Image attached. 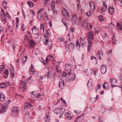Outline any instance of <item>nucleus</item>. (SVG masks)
<instances>
[{
  "instance_id": "nucleus-20",
  "label": "nucleus",
  "mask_w": 122,
  "mask_h": 122,
  "mask_svg": "<svg viewBox=\"0 0 122 122\" xmlns=\"http://www.w3.org/2000/svg\"><path fill=\"white\" fill-rule=\"evenodd\" d=\"M5 99V96L3 93L1 92L0 93V100L1 101H4Z\"/></svg>"
},
{
  "instance_id": "nucleus-24",
  "label": "nucleus",
  "mask_w": 122,
  "mask_h": 122,
  "mask_svg": "<svg viewBox=\"0 0 122 122\" xmlns=\"http://www.w3.org/2000/svg\"><path fill=\"white\" fill-rule=\"evenodd\" d=\"M65 115L66 118H67L69 120H71L72 118V117L71 116L69 113L68 112H66Z\"/></svg>"
},
{
  "instance_id": "nucleus-31",
  "label": "nucleus",
  "mask_w": 122,
  "mask_h": 122,
  "mask_svg": "<svg viewBox=\"0 0 122 122\" xmlns=\"http://www.w3.org/2000/svg\"><path fill=\"white\" fill-rule=\"evenodd\" d=\"M61 109L60 108H57L54 110L53 112L56 114H58L60 113V110Z\"/></svg>"
},
{
  "instance_id": "nucleus-60",
  "label": "nucleus",
  "mask_w": 122,
  "mask_h": 122,
  "mask_svg": "<svg viewBox=\"0 0 122 122\" xmlns=\"http://www.w3.org/2000/svg\"><path fill=\"white\" fill-rule=\"evenodd\" d=\"M10 75L12 77V78H13L15 76L14 72L12 73V72H10Z\"/></svg>"
},
{
  "instance_id": "nucleus-32",
  "label": "nucleus",
  "mask_w": 122,
  "mask_h": 122,
  "mask_svg": "<svg viewBox=\"0 0 122 122\" xmlns=\"http://www.w3.org/2000/svg\"><path fill=\"white\" fill-rule=\"evenodd\" d=\"M80 41L82 46H83L85 45V42L84 41L83 39L81 37L80 38Z\"/></svg>"
},
{
  "instance_id": "nucleus-57",
  "label": "nucleus",
  "mask_w": 122,
  "mask_h": 122,
  "mask_svg": "<svg viewBox=\"0 0 122 122\" xmlns=\"http://www.w3.org/2000/svg\"><path fill=\"white\" fill-rule=\"evenodd\" d=\"M74 112L77 114L78 115L81 112V111H79L75 110Z\"/></svg>"
},
{
  "instance_id": "nucleus-17",
  "label": "nucleus",
  "mask_w": 122,
  "mask_h": 122,
  "mask_svg": "<svg viewBox=\"0 0 122 122\" xmlns=\"http://www.w3.org/2000/svg\"><path fill=\"white\" fill-rule=\"evenodd\" d=\"M35 72L34 67L33 65L32 64L31 67L29 68V73L31 74H33Z\"/></svg>"
},
{
  "instance_id": "nucleus-36",
  "label": "nucleus",
  "mask_w": 122,
  "mask_h": 122,
  "mask_svg": "<svg viewBox=\"0 0 122 122\" xmlns=\"http://www.w3.org/2000/svg\"><path fill=\"white\" fill-rule=\"evenodd\" d=\"M112 39L113 42V45L115 44L116 43V40L115 38L114 35H113L112 36Z\"/></svg>"
},
{
  "instance_id": "nucleus-43",
  "label": "nucleus",
  "mask_w": 122,
  "mask_h": 122,
  "mask_svg": "<svg viewBox=\"0 0 122 122\" xmlns=\"http://www.w3.org/2000/svg\"><path fill=\"white\" fill-rule=\"evenodd\" d=\"M32 78V76H30L28 78V79L27 80V82H28L29 81L30 83V82H32V81H33V79H32L31 78Z\"/></svg>"
},
{
  "instance_id": "nucleus-61",
  "label": "nucleus",
  "mask_w": 122,
  "mask_h": 122,
  "mask_svg": "<svg viewBox=\"0 0 122 122\" xmlns=\"http://www.w3.org/2000/svg\"><path fill=\"white\" fill-rule=\"evenodd\" d=\"M44 10V8H41L38 11V14L40 13L41 11H43Z\"/></svg>"
},
{
  "instance_id": "nucleus-54",
  "label": "nucleus",
  "mask_w": 122,
  "mask_h": 122,
  "mask_svg": "<svg viewBox=\"0 0 122 122\" xmlns=\"http://www.w3.org/2000/svg\"><path fill=\"white\" fill-rule=\"evenodd\" d=\"M81 117V116H79L77 117L76 119L75 120V122H78V120Z\"/></svg>"
},
{
  "instance_id": "nucleus-29",
  "label": "nucleus",
  "mask_w": 122,
  "mask_h": 122,
  "mask_svg": "<svg viewBox=\"0 0 122 122\" xmlns=\"http://www.w3.org/2000/svg\"><path fill=\"white\" fill-rule=\"evenodd\" d=\"M89 44L87 47V51L88 52H89L90 51L91 49L92 48V42H88Z\"/></svg>"
},
{
  "instance_id": "nucleus-44",
  "label": "nucleus",
  "mask_w": 122,
  "mask_h": 122,
  "mask_svg": "<svg viewBox=\"0 0 122 122\" xmlns=\"http://www.w3.org/2000/svg\"><path fill=\"white\" fill-rule=\"evenodd\" d=\"M98 18L99 20L101 21L104 20V19L102 15H101L99 16Z\"/></svg>"
},
{
  "instance_id": "nucleus-9",
  "label": "nucleus",
  "mask_w": 122,
  "mask_h": 122,
  "mask_svg": "<svg viewBox=\"0 0 122 122\" xmlns=\"http://www.w3.org/2000/svg\"><path fill=\"white\" fill-rule=\"evenodd\" d=\"M1 18V21L4 24L7 22V20L6 17V14L4 13L2 15H0Z\"/></svg>"
},
{
  "instance_id": "nucleus-41",
  "label": "nucleus",
  "mask_w": 122,
  "mask_h": 122,
  "mask_svg": "<svg viewBox=\"0 0 122 122\" xmlns=\"http://www.w3.org/2000/svg\"><path fill=\"white\" fill-rule=\"evenodd\" d=\"M42 14L40 13V14H38V18L40 20H41L43 19Z\"/></svg>"
},
{
  "instance_id": "nucleus-26",
  "label": "nucleus",
  "mask_w": 122,
  "mask_h": 122,
  "mask_svg": "<svg viewBox=\"0 0 122 122\" xmlns=\"http://www.w3.org/2000/svg\"><path fill=\"white\" fill-rule=\"evenodd\" d=\"M117 27L118 30H122V24L121 25L117 23Z\"/></svg>"
},
{
  "instance_id": "nucleus-35",
  "label": "nucleus",
  "mask_w": 122,
  "mask_h": 122,
  "mask_svg": "<svg viewBox=\"0 0 122 122\" xmlns=\"http://www.w3.org/2000/svg\"><path fill=\"white\" fill-rule=\"evenodd\" d=\"M78 9L79 11V12L80 13H81L82 12V9L81 8V6L79 5V4H78L77 5Z\"/></svg>"
},
{
  "instance_id": "nucleus-45",
  "label": "nucleus",
  "mask_w": 122,
  "mask_h": 122,
  "mask_svg": "<svg viewBox=\"0 0 122 122\" xmlns=\"http://www.w3.org/2000/svg\"><path fill=\"white\" fill-rule=\"evenodd\" d=\"M7 4V3L5 1H4L3 3V5L4 6L3 8L5 9H6V5Z\"/></svg>"
},
{
  "instance_id": "nucleus-16",
  "label": "nucleus",
  "mask_w": 122,
  "mask_h": 122,
  "mask_svg": "<svg viewBox=\"0 0 122 122\" xmlns=\"http://www.w3.org/2000/svg\"><path fill=\"white\" fill-rule=\"evenodd\" d=\"M101 56L102 57L103 56V53L101 51H99L97 53V56L98 59L101 60Z\"/></svg>"
},
{
  "instance_id": "nucleus-6",
  "label": "nucleus",
  "mask_w": 122,
  "mask_h": 122,
  "mask_svg": "<svg viewBox=\"0 0 122 122\" xmlns=\"http://www.w3.org/2000/svg\"><path fill=\"white\" fill-rule=\"evenodd\" d=\"M51 36V34L49 30H46V33L44 35V36L45 38L46 41L45 42V45L48 42L49 37H50Z\"/></svg>"
},
{
  "instance_id": "nucleus-63",
  "label": "nucleus",
  "mask_w": 122,
  "mask_h": 122,
  "mask_svg": "<svg viewBox=\"0 0 122 122\" xmlns=\"http://www.w3.org/2000/svg\"><path fill=\"white\" fill-rule=\"evenodd\" d=\"M61 100L64 103H65L66 104V102L65 101V100L63 99L62 98V97H61Z\"/></svg>"
},
{
  "instance_id": "nucleus-13",
  "label": "nucleus",
  "mask_w": 122,
  "mask_h": 122,
  "mask_svg": "<svg viewBox=\"0 0 122 122\" xmlns=\"http://www.w3.org/2000/svg\"><path fill=\"white\" fill-rule=\"evenodd\" d=\"M91 80L90 79L88 81V82L87 83V86L88 87V89L89 91H91L93 89V86L92 83H90V82H91Z\"/></svg>"
},
{
  "instance_id": "nucleus-39",
  "label": "nucleus",
  "mask_w": 122,
  "mask_h": 122,
  "mask_svg": "<svg viewBox=\"0 0 122 122\" xmlns=\"http://www.w3.org/2000/svg\"><path fill=\"white\" fill-rule=\"evenodd\" d=\"M51 8L52 9H55V3L53 1H51Z\"/></svg>"
},
{
  "instance_id": "nucleus-34",
  "label": "nucleus",
  "mask_w": 122,
  "mask_h": 122,
  "mask_svg": "<svg viewBox=\"0 0 122 122\" xmlns=\"http://www.w3.org/2000/svg\"><path fill=\"white\" fill-rule=\"evenodd\" d=\"M108 85V83L107 82H105L103 85V88L105 89H108L107 86Z\"/></svg>"
},
{
  "instance_id": "nucleus-64",
  "label": "nucleus",
  "mask_w": 122,
  "mask_h": 122,
  "mask_svg": "<svg viewBox=\"0 0 122 122\" xmlns=\"http://www.w3.org/2000/svg\"><path fill=\"white\" fill-rule=\"evenodd\" d=\"M70 30L72 32H74L75 31V29L73 28H71Z\"/></svg>"
},
{
  "instance_id": "nucleus-40",
  "label": "nucleus",
  "mask_w": 122,
  "mask_h": 122,
  "mask_svg": "<svg viewBox=\"0 0 122 122\" xmlns=\"http://www.w3.org/2000/svg\"><path fill=\"white\" fill-rule=\"evenodd\" d=\"M51 75V72L50 71H48L45 74V77L47 76V78L48 79L49 77H50V75Z\"/></svg>"
},
{
  "instance_id": "nucleus-1",
  "label": "nucleus",
  "mask_w": 122,
  "mask_h": 122,
  "mask_svg": "<svg viewBox=\"0 0 122 122\" xmlns=\"http://www.w3.org/2000/svg\"><path fill=\"white\" fill-rule=\"evenodd\" d=\"M75 75L74 74L72 73L71 71H69L67 73V78L68 79V82H71L75 80Z\"/></svg>"
},
{
  "instance_id": "nucleus-3",
  "label": "nucleus",
  "mask_w": 122,
  "mask_h": 122,
  "mask_svg": "<svg viewBox=\"0 0 122 122\" xmlns=\"http://www.w3.org/2000/svg\"><path fill=\"white\" fill-rule=\"evenodd\" d=\"M32 107V105L29 103L26 102L24 103V111L26 114H28V115H29L28 110L29 108Z\"/></svg>"
},
{
  "instance_id": "nucleus-49",
  "label": "nucleus",
  "mask_w": 122,
  "mask_h": 122,
  "mask_svg": "<svg viewBox=\"0 0 122 122\" xmlns=\"http://www.w3.org/2000/svg\"><path fill=\"white\" fill-rule=\"evenodd\" d=\"M86 15H87L89 16H90L91 15V11H87L86 13Z\"/></svg>"
},
{
  "instance_id": "nucleus-5",
  "label": "nucleus",
  "mask_w": 122,
  "mask_h": 122,
  "mask_svg": "<svg viewBox=\"0 0 122 122\" xmlns=\"http://www.w3.org/2000/svg\"><path fill=\"white\" fill-rule=\"evenodd\" d=\"M35 42L33 40L28 41L26 46L28 49L30 50L35 46Z\"/></svg>"
},
{
  "instance_id": "nucleus-62",
  "label": "nucleus",
  "mask_w": 122,
  "mask_h": 122,
  "mask_svg": "<svg viewBox=\"0 0 122 122\" xmlns=\"http://www.w3.org/2000/svg\"><path fill=\"white\" fill-rule=\"evenodd\" d=\"M6 16L9 19H10L11 17L10 16V15H9V14L8 12H6Z\"/></svg>"
},
{
  "instance_id": "nucleus-52",
  "label": "nucleus",
  "mask_w": 122,
  "mask_h": 122,
  "mask_svg": "<svg viewBox=\"0 0 122 122\" xmlns=\"http://www.w3.org/2000/svg\"><path fill=\"white\" fill-rule=\"evenodd\" d=\"M27 56H25V58L23 59L22 60L23 62V63H25L26 61L27 60Z\"/></svg>"
},
{
  "instance_id": "nucleus-11",
  "label": "nucleus",
  "mask_w": 122,
  "mask_h": 122,
  "mask_svg": "<svg viewBox=\"0 0 122 122\" xmlns=\"http://www.w3.org/2000/svg\"><path fill=\"white\" fill-rule=\"evenodd\" d=\"M100 70L101 73L102 74H104L106 73L107 71V68L104 65H102L100 68Z\"/></svg>"
},
{
  "instance_id": "nucleus-14",
  "label": "nucleus",
  "mask_w": 122,
  "mask_h": 122,
  "mask_svg": "<svg viewBox=\"0 0 122 122\" xmlns=\"http://www.w3.org/2000/svg\"><path fill=\"white\" fill-rule=\"evenodd\" d=\"M20 88H26V85L25 82L23 81H20L19 85Z\"/></svg>"
},
{
  "instance_id": "nucleus-21",
  "label": "nucleus",
  "mask_w": 122,
  "mask_h": 122,
  "mask_svg": "<svg viewBox=\"0 0 122 122\" xmlns=\"http://www.w3.org/2000/svg\"><path fill=\"white\" fill-rule=\"evenodd\" d=\"M114 9L112 7H109L108 9V11L110 14L112 15L114 13Z\"/></svg>"
},
{
  "instance_id": "nucleus-38",
  "label": "nucleus",
  "mask_w": 122,
  "mask_h": 122,
  "mask_svg": "<svg viewBox=\"0 0 122 122\" xmlns=\"http://www.w3.org/2000/svg\"><path fill=\"white\" fill-rule=\"evenodd\" d=\"M6 86L5 83H0V88H5Z\"/></svg>"
},
{
  "instance_id": "nucleus-19",
  "label": "nucleus",
  "mask_w": 122,
  "mask_h": 122,
  "mask_svg": "<svg viewBox=\"0 0 122 122\" xmlns=\"http://www.w3.org/2000/svg\"><path fill=\"white\" fill-rule=\"evenodd\" d=\"M62 13L63 15L64 16H65L66 17H68V18H69V14L68 12L66 10L64 9L63 11H62Z\"/></svg>"
},
{
  "instance_id": "nucleus-55",
  "label": "nucleus",
  "mask_w": 122,
  "mask_h": 122,
  "mask_svg": "<svg viewBox=\"0 0 122 122\" xmlns=\"http://www.w3.org/2000/svg\"><path fill=\"white\" fill-rule=\"evenodd\" d=\"M21 28L22 30L24 31L26 29V26L24 25H22L21 26Z\"/></svg>"
},
{
  "instance_id": "nucleus-58",
  "label": "nucleus",
  "mask_w": 122,
  "mask_h": 122,
  "mask_svg": "<svg viewBox=\"0 0 122 122\" xmlns=\"http://www.w3.org/2000/svg\"><path fill=\"white\" fill-rule=\"evenodd\" d=\"M26 88H20V90L23 92H24L26 90Z\"/></svg>"
},
{
  "instance_id": "nucleus-27",
  "label": "nucleus",
  "mask_w": 122,
  "mask_h": 122,
  "mask_svg": "<svg viewBox=\"0 0 122 122\" xmlns=\"http://www.w3.org/2000/svg\"><path fill=\"white\" fill-rule=\"evenodd\" d=\"M8 75V71L6 70H5V72L3 74V76L5 78H7Z\"/></svg>"
},
{
  "instance_id": "nucleus-46",
  "label": "nucleus",
  "mask_w": 122,
  "mask_h": 122,
  "mask_svg": "<svg viewBox=\"0 0 122 122\" xmlns=\"http://www.w3.org/2000/svg\"><path fill=\"white\" fill-rule=\"evenodd\" d=\"M41 30H43V33L44 31V25L41 23Z\"/></svg>"
},
{
  "instance_id": "nucleus-22",
  "label": "nucleus",
  "mask_w": 122,
  "mask_h": 122,
  "mask_svg": "<svg viewBox=\"0 0 122 122\" xmlns=\"http://www.w3.org/2000/svg\"><path fill=\"white\" fill-rule=\"evenodd\" d=\"M53 57V56L51 55H49L48 56L46 57V63L47 64L48 62L51 60V58Z\"/></svg>"
},
{
  "instance_id": "nucleus-53",
  "label": "nucleus",
  "mask_w": 122,
  "mask_h": 122,
  "mask_svg": "<svg viewBox=\"0 0 122 122\" xmlns=\"http://www.w3.org/2000/svg\"><path fill=\"white\" fill-rule=\"evenodd\" d=\"M62 22L65 25H66V20H65V19H62Z\"/></svg>"
},
{
  "instance_id": "nucleus-2",
  "label": "nucleus",
  "mask_w": 122,
  "mask_h": 122,
  "mask_svg": "<svg viewBox=\"0 0 122 122\" xmlns=\"http://www.w3.org/2000/svg\"><path fill=\"white\" fill-rule=\"evenodd\" d=\"M19 108L15 106L13 107L11 109V114L14 117H16L18 114Z\"/></svg>"
},
{
  "instance_id": "nucleus-48",
  "label": "nucleus",
  "mask_w": 122,
  "mask_h": 122,
  "mask_svg": "<svg viewBox=\"0 0 122 122\" xmlns=\"http://www.w3.org/2000/svg\"><path fill=\"white\" fill-rule=\"evenodd\" d=\"M5 66L4 65L0 66V71H3L4 70Z\"/></svg>"
},
{
  "instance_id": "nucleus-4",
  "label": "nucleus",
  "mask_w": 122,
  "mask_h": 122,
  "mask_svg": "<svg viewBox=\"0 0 122 122\" xmlns=\"http://www.w3.org/2000/svg\"><path fill=\"white\" fill-rule=\"evenodd\" d=\"M88 36L87 37V40L88 42H92L93 40V33L92 31H90L87 33Z\"/></svg>"
},
{
  "instance_id": "nucleus-33",
  "label": "nucleus",
  "mask_w": 122,
  "mask_h": 122,
  "mask_svg": "<svg viewBox=\"0 0 122 122\" xmlns=\"http://www.w3.org/2000/svg\"><path fill=\"white\" fill-rule=\"evenodd\" d=\"M89 23H87V21H84L83 25L84 26V27L86 28H87L88 27V25H89Z\"/></svg>"
},
{
  "instance_id": "nucleus-12",
  "label": "nucleus",
  "mask_w": 122,
  "mask_h": 122,
  "mask_svg": "<svg viewBox=\"0 0 122 122\" xmlns=\"http://www.w3.org/2000/svg\"><path fill=\"white\" fill-rule=\"evenodd\" d=\"M40 95V94L39 93H36L34 92H31V96L32 98H39Z\"/></svg>"
},
{
  "instance_id": "nucleus-18",
  "label": "nucleus",
  "mask_w": 122,
  "mask_h": 122,
  "mask_svg": "<svg viewBox=\"0 0 122 122\" xmlns=\"http://www.w3.org/2000/svg\"><path fill=\"white\" fill-rule=\"evenodd\" d=\"M59 86L60 88L61 89H63L64 86H65V85L63 80L62 81H59Z\"/></svg>"
},
{
  "instance_id": "nucleus-50",
  "label": "nucleus",
  "mask_w": 122,
  "mask_h": 122,
  "mask_svg": "<svg viewBox=\"0 0 122 122\" xmlns=\"http://www.w3.org/2000/svg\"><path fill=\"white\" fill-rule=\"evenodd\" d=\"M92 25H90L89 23V25H88V27L87 29L89 30H91L92 29Z\"/></svg>"
},
{
  "instance_id": "nucleus-59",
  "label": "nucleus",
  "mask_w": 122,
  "mask_h": 122,
  "mask_svg": "<svg viewBox=\"0 0 122 122\" xmlns=\"http://www.w3.org/2000/svg\"><path fill=\"white\" fill-rule=\"evenodd\" d=\"M4 13L5 14V12L4 11V10L3 9H1V12L0 13V15H2L3 14H4Z\"/></svg>"
},
{
  "instance_id": "nucleus-7",
  "label": "nucleus",
  "mask_w": 122,
  "mask_h": 122,
  "mask_svg": "<svg viewBox=\"0 0 122 122\" xmlns=\"http://www.w3.org/2000/svg\"><path fill=\"white\" fill-rule=\"evenodd\" d=\"M8 104V103H4L1 106V108L0 110V112L1 113H3L6 111Z\"/></svg>"
},
{
  "instance_id": "nucleus-51",
  "label": "nucleus",
  "mask_w": 122,
  "mask_h": 122,
  "mask_svg": "<svg viewBox=\"0 0 122 122\" xmlns=\"http://www.w3.org/2000/svg\"><path fill=\"white\" fill-rule=\"evenodd\" d=\"M107 10V7H104L102 8V10L103 12L106 11Z\"/></svg>"
},
{
  "instance_id": "nucleus-37",
  "label": "nucleus",
  "mask_w": 122,
  "mask_h": 122,
  "mask_svg": "<svg viewBox=\"0 0 122 122\" xmlns=\"http://www.w3.org/2000/svg\"><path fill=\"white\" fill-rule=\"evenodd\" d=\"M96 97L94 98H91L90 100L92 102H94L96 100H97L98 99V95H97L96 96Z\"/></svg>"
},
{
  "instance_id": "nucleus-56",
  "label": "nucleus",
  "mask_w": 122,
  "mask_h": 122,
  "mask_svg": "<svg viewBox=\"0 0 122 122\" xmlns=\"http://www.w3.org/2000/svg\"><path fill=\"white\" fill-rule=\"evenodd\" d=\"M10 72H12V73L14 72V70L13 68V67H12L10 68Z\"/></svg>"
},
{
  "instance_id": "nucleus-10",
  "label": "nucleus",
  "mask_w": 122,
  "mask_h": 122,
  "mask_svg": "<svg viewBox=\"0 0 122 122\" xmlns=\"http://www.w3.org/2000/svg\"><path fill=\"white\" fill-rule=\"evenodd\" d=\"M71 20L73 24H76V23L77 19V16L76 15L74 14L72 15Z\"/></svg>"
},
{
  "instance_id": "nucleus-28",
  "label": "nucleus",
  "mask_w": 122,
  "mask_h": 122,
  "mask_svg": "<svg viewBox=\"0 0 122 122\" xmlns=\"http://www.w3.org/2000/svg\"><path fill=\"white\" fill-rule=\"evenodd\" d=\"M74 46L75 45L73 43H71L68 46V48L69 50H72L73 49Z\"/></svg>"
},
{
  "instance_id": "nucleus-23",
  "label": "nucleus",
  "mask_w": 122,
  "mask_h": 122,
  "mask_svg": "<svg viewBox=\"0 0 122 122\" xmlns=\"http://www.w3.org/2000/svg\"><path fill=\"white\" fill-rule=\"evenodd\" d=\"M89 5L90 8L92 9H94L95 8L94 3L93 2L91 1L89 3Z\"/></svg>"
},
{
  "instance_id": "nucleus-25",
  "label": "nucleus",
  "mask_w": 122,
  "mask_h": 122,
  "mask_svg": "<svg viewBox=\"0 0 122 122\" xmlns=\"http://www.w3.org/2000/svg\"><path fill=\"white\" fill-rule=\"evenodd\" d=\"M62 78L63 79L66 80L67 79V73L65 71H64L62 73Z\"/></svg>"
},
{
  "instance_id": "nucleus-47",
  "label": "nucleus",
  "mask_w": 122,
  "mask_h": 122,
  "mask_svg": "<svg viewBox=\"0 0 122 122\" xmlns=\"http://www.w3.org/2000/svg\"><path fill=\"white\" fill-rule=\"evenodd\" d=\"M4 29L2 26H0V32L1 34L2 32H4Z\"/></svg>"
},
{
  "instance_id": "nucleus-30",
  "label": "nucleus",
  "mask_w": 122,
  "mask_h": 122,
  "mask_svg": "<svg viewBox=\"0 0 122 122\" xmlns=\"http://www.w3.org/2000/svg\"><path fill=\"white\" fill-rule=\"evenodd\" d=\"M76 46L77 48L78 49H80L81 46L78 40L77 39L76 41Z\"/></svg>"
},
{
  "instance_id": "nucleus-8",
  "label": "nucleus",
  "mask_w": 122,
  "mask_h": 122,
  "mask_svg": "<svg viewBox=\"0 0 122 122\" xmlns=\"http://www.w3.org/2000/svg\"><path fill=\"white\" fill-rule=\"evenodd\" d=\"M110 81L111 83V87H114L118 86L119 87V86L117 85H115V84H116L117 82V81L116 79H110Z\"/></svg>"
},
{
  "instance_id": "nucleus-42",
  "label": "nucleus",
  "mask_w": 122,
  "mask_h": 122,
  "mask_svg": "<svg viewBox=\"0 0 122 122\" xmlns=\"http://www.w3.org/2000/svg\"><path fill=\"white\" fill-rule=\"evenodd\" d=\"M48 45L49 48L50 49H51L52 46V43L51 41L49 42L48 43Z\"/></svg>"
},
{
  "instance_id": "nucleus-15",
  "label": "nucleus",
  "mask_w": 122,
  "mask_h": 122,
  "mask_svg": "<svg viewBox=\"0 0 122 122\" xmlns=\"http://www.w3.org/2000/svg\"><path fill=\"white\" fill-rule=\"evenodd\" d=\"M33 34L36 35H38V30L37 29L36 27H34L32 29Z\"/></svg>"
}]
</instances>
